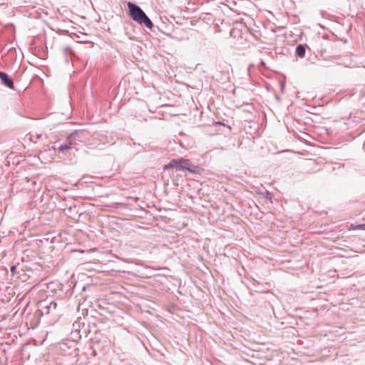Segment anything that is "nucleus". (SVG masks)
I'll return each instance as SVG.
<instances>
[{"instance_id": "4", "label": "nucleus", "mask_w": 365, "mask_h": 365, "mask_svg": "<svg viewBox=\"0 0 365 365\" xmlns=\"http://www.w3.org/2000/svg\"><path fill=\"white\" fill-rule=\"evenodd\" d=\"M296 54L300 58H303L305 55V48L303 45H298L296 48Z\"/></svg>"}, {"instance_id": "5", "label": "nucleus", "mask_w": 365, "mask_h": 365, "mask_svg": "<svg viewBox=\"0 0 365 365\" xmlns=\"http://www.w3.org/2000/svg\"><path fill=\"white\" fill-rule=\"evenodd\" d=\"M71 148V143L69 144H66V145H61L59 148H58V150L60 151H63L65 150H68Z\"/></svg>"}, {"instance_id": "6", "label": "nucleus", "mask_w": 365, "mask_h": 365, "mask_svg": "<svg viewBox=\"0 0 365 365\" xmlns=\"http://www.w3.org/2000/svg\"><path fill=\"white\" fill-rule=\"evenodd\" d=\"M354 229H358V230H365V223L355 225Z\"/></svg>"}, {"instance_id": "3", "label": "nucleus", "mask_w": 365, "mask_h": 365, "mask_svg": "<svg viewBox=\"0 0 365 365\" xmlns=\"http://www.w3.org/2000/svg\"><path fill=\"white\" fill-rule=\"evenodd\" d=\"M0 78L7 87H9L11 89L14 88L12 80L9 78L6 73L0 71Z\"/></svg>"}, {"instance_id": "2", "label": "nucleus", "mask_w": 365, "mask_h": 365, "mask_svg": "<svg viewBox=\"0 0 365 365\" xmlns=\"http://www.w3.org/2000/svg\"><path fill=\"white\" fill-rule=\"evenodd\" d=\"M128 6L130 15L134 21L138 23H152L139 6L130 2L128 3Z\"/></svg>"}, {"instance_id": "7", "label": "nucleus", "mask_w": 365, "mask_h": 365, "mask_svg": "<svg viewBox=\"0 0 365 365\" xmlns=\"http://www.w3.org/2000/svg\"><path fill=\"white\" fill-rule=\"evenodd\" d=\"M354 227H355L354 225H351V226L348 228V230H355V229H354Z\"/></svg>"}, {"instance_id": "1", "label": "nucleus", "mask_w": 365, "mask_h": 365, "mask_svg": "<svg viewBox=\"0 0 365 365\" xmlns=\"http://www.w3.org/2000/svg\"><path fill=\"white\" fill-rule=\"evenodd\" d=\"M163 170L176 168L180 170H187L191 173H200L202 168L197 165H193L189 159L179 158L173 159L169 163L163 165Z\"/></svg>"}, {"instance_id": "8", "label": "nucleus", "mask_w": 365, "mask_h": 365, "mask_svg": "<svg viewBox=\"0 0 365 365\" xmlns=\"http://www.w3.org/2000/svg\"><path fill=\"white\" fill-rule=\"evenodd\" d=\"M145 25H146V26H147L148 29H151V28H152V26H153V24H145Z\"/></svg>"}]
</instances>
